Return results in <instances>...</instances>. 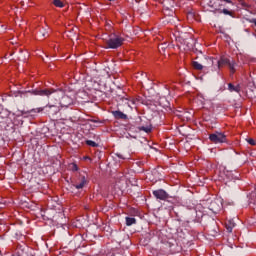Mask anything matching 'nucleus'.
Returning <instances> with one entry per match:
<instances>
[{
	"label": "nucleus",
	"mask_w": 256,
	"mask_h": 256,
	"mask_svg": "<svg viewBox=\"0 0 256 256\" xmlns=\"http://www.w3.org/2000/svg\"><path fill=\"white\" fill-rule=\"evenodd\" d=\"M32 95H39L40 97H47L50 101H59L61 103V99L65 92L61 89H36L32 91Z\"/></svg>",
	"instance_id": "obj_1"
},
{
	"label": "nucleus",
	"mask_w": 256,
	"mask_h": 256,
	"mask_svg": "<svg viewBox=\"0 0 256 256\" xmlns=\"http://www.w3.org/2000/svg\"><path fill=\"white\" fill-rule=\"evenodd\" d=\"M43 111H46L48 115H57V112L59 111V106L55 104H47L44 107L33 108L28 111L22 110L21 115H31V113H43Z\"/></svg>",
	"instance_id": "obj_2"
},
{
	"label": "nucleus",
	"mask_w": 256,
	"mask_h": 256,
	"mask_svg": "<svg viewBox=\"0 0 256 256\" xmlns=\"http://www.w3.org/2000/svg\"><path fill=\"white\" fill-rule=\"evenodd\" d=\"M125 42V38L117 35L111 34L109 39L106 40V47L105 49H119Z\"/></svg>",
	"instance_id": "obj_3"
},
{
	"label": "nucleus",
	"mask_w": 256,
	"mask_h": 256,
	"mask_svg": "<svg viewBox=\"0 0 256 256\" xmlns=\"http://www.w3.org/2000/svg\"><path fill=\"white\" fill-rule=\"evenodd\" d=\"M216 65H217V69H215V71H219L221 67H223V65H227L229 67L231 75H234V73L237 71L235 69L237 65L235 60L231 58H227L225 56H222L218 61H216Z\"/></svg>",
	"instance_id": "obj_4"
},
{
	"label": "nucleus",
	"mask_w": 256,
	"mask_h": 256,
	"mask_svg": "<svg viewBox=\"0 0 256 256\" xmlns=\"http://www.w3.org/2000/svg\"><path fill=\"white\" fill-rule=\"evenodd\" d=\"M115 99L120 107H131L132 105H135V101L129 99V96L125 93L118 94Z\"/></svg>",
	"instance_id": "obj_5"
},
{
	"label": "nucleus",
	"mask_w": 256,
	"mask_h": 256,
	"mask_svg": "<svg viewBox=\"0 0 256 256\" xmlns=\"http://www.w3.org/2000/svg\"><path fill=\"white\" fill-rule=\"evenodd\" d=\"M209 140L212 143H225L227 141V136L222 132L216 131L209 135Z\"/></svg>",
	"instance_id": "obj_6"
},
{
	"label": "nucleus",
	"mask_w": 256,
	"mask_h": 256,
	"mask_svg": "<svg viewBox=\"0 0 256 256\" xmlns=\"http://www.w3.org/2000/svg\"><path fill=\"white\" fill-rule=\"evenodd\" d=\"M152 195H154V197L160 201H167V199H169V194L163 189L154 190Z\"/></svg>",
	"instance_id": "obj_7"
},
{
	"label": "nucleus",
	"mask_w": 256,
	"mask_h": 256,
	"mask_svg": "<svg viewBox=\"0 0 256 256\" xmlns=\"http://www.w3.org/2000/svg\"><path fill=\"white\" fill-rule=\"evenodd\" d=\"M73 101V98L63 94L62 98L60 99V105L61 107H69L70 105H73Z\"/></svg>",
	"instance_id": "obj_8"
},
{
	"label": "nucleus",
	"mask_w": 256,
	"mask_h": 256,
	"mask_svg": "<svg viewBox=\"0 0 256 256\" xmlns=\"http://www.w3.org/2000/svg\"><path fill=\"white\" fill-rule=\"evenodd\" d=\"M85 185H87V178L85 177V175L80 174V183L75 184L74 187L75 189H83Z\"/></svg>",
	"instance_id": "obj_9"
},
{
	"label": "nucleus",
	"mask_w": 256,
	"mask_h": 256,
	"mask_svg": "<svg viewBox=\"0 0 256 256\" xmlns=\"http://www.w3.org/2000/svg\"><path fill=\"white\" fill-rule=\"evenodd\" d=\"M219 200H213L210 203L209 209L210 211H212L213 213H217V211H219V209H221V205H219Z\"/></svg>",
	"instance_id": "obj_10"
},
{
	"label": "nucleus",
	"mask_w": 256,
	"mask_h": 256,
	"mask_svg": "<svg viewBox=\"0 0 256 256\" xmlns=\"http://www.w3.org/2000/svg\"><path fill=\"white\" fill-rule=\"evenodd\" d=\"M228 91H230V93H241V85H233L232 83L228 84Z\"/></svg>",
	"instance_id": "obj_11"
},
{
	"label": "nucleus",
	"mask_w": 256,
	"mask_h": 256,
	"mask_svg": "<svg viewBox=\"0 0 256 256\" xmlns=\"http://www.w3.org/2000/svg\"><path fill=\"white\" fill-rule=\"evenodd\" d=\"M112 115H113V117H115V119H123V120L127 119V114H125L119 110L113 111Z\"/></svg>",
	"instance_id": "obj_12"
},
{
	"label": "nucleus",
	"mask_w": 256,
	"mask_h": 256,
	"mask_svg": "<svg viewBox=\"0 0 256 256\" xmlns=\"http://www.w3.org/2000/svg\"><path fill=\"white\" fill-rule=\"evenodd\" d=\"M192 67L196 70V71H203V65L197 61H193L192 62Z\"/></svg>",
	"instance_id": "obj_13"
},
{
	"label": "nucleus",
	"mask_w": 256,
	"mask_h": 256,
	"mask_svg": "<svg viewBox=\"0 0 256 256\" xmlns=\"http://www.w3.org/2000/svg\"><path fill=\"white\" fill-rule=\"evenodd\" d=\"M137 223V219L132 217H126V225L127 227H131V225H135Z\"/></svg>",
	"instance_id": "obj_14"
},
{
	"label": "nucleus",
	"mask_w": 256,
	"mask_h": 256,
	"mask_svg": "<svg viewBox=\"0 0 256 256\" xmlns=\"http://www.w3.org/2000/svg\"><path fill=\"white\" fill-rule=\"evenodd\" d=\"M53 5H55V7H59L60 9H63V7H65V4L61 0H53Z\"/></svg>",
	"instance_id": "obj_15"
},
{
	"label": "nucleus",
	"mask_w": 256,
	"mask_h": 256,
	"mask_svg": "<svg viewBox=\"0 0 256 256\" xmlns=\"http://www.w3.org/2000/svg\"><path fill=\"white\" fill-rule=\"evenodd\" d=\"M40 37H42V39H46V37H49V31H47L45 28H42L40 30Z\"/></svg>",
	"instance_id": "obj_16"
},
{
	"label": "nucleus",
	"mask_w": 256,
	"mask_h": 256,
	"mask_svg": "<svg viewBox=\"0 0 256 256\" xmlns=\"http://www.w3.org/2000/svg\"><path fill=\"white\" fill-rule=\"evenodd\" d=\"M139 131H144V133H151L152 128L151 126H140Z\"/></svg>",
	"instance_id": "obj_17"
},
{
	"label": "nucleus",
	"mask_w": 256,
	"mask_h": 256,
	"mask_svg": "<svg viewBox=\"0 0 256 256\" xmlns=\"http://www.w3.org/2000/svg\"><path fill=\"white\" fill-rule=\"evenodd\" d=\"M116 155H117L118 159H122L124 161H125V159H130V157H131L129 154H123V153H116Z\"/></svg>",
	"instance_id": "obj_18"
},
{
	"label": "nucleus",
	"mask_w": 256,
	"mask_h": 256,
	"mask_svg": "<svg viewBox=\"0 0 256 256\" xmlns=\"http://www.w3.org/2000/svg\"><path fill=\"white\" fill-rule=\"evenodd\" d=\"M233 227H235V223H232L231 221H229L226 224V229H227L228 233H231L233 231Z\"/></svg>",
	"instance_id": "obj_19"
},
{
	"label": "nucleus",
	"mask_w": 256,
	"mask_h": 256,
	"mask_svg": "<svg viewBox=\"0 0 256 256\" xmlns=\"http://www.w3.org/2000/svg\"><path fill=\"white\" fill-rule=\"evenodd\" d=\"M86 145H89V147H99V144H97L95 141L93 140H87L86 141Z\"/></svg>",
	"instance_id": "obj_20"
},
{
	"label": "nucleus",
	"mask_w": 256,
	"mask_h": 256,
	"mask_svg": "<svg viewBox=\"0 0 256 256\" xmlns=\"http://www.w3.org/2000/svg\"><path fill=\"white\" fill-rule=\"evenodd\" d=\"M70 171H79V166H77L75 163L69 164Z\"/></svg>",
	"instance_id": "obj_21"
},
{
	"label": "nucleus",
	"mask_w": 256,
	"mask_h": 256,
	"mask_svg": "<svg viewBox=\"0 0 256 256\" xmlns=\"http://www.w3.org/2000/svg\"><path fill=\"white\" fill-rule=\"evenodd\" d=\"M247 143H249V145L255 146L256 145V141L253 138H248L246 139Z\"/></svg>",
	"instance_id": "obj_22"
},
{
	"label": "nucleus",
	"mask_w": 256,
	"mask_h": 256,
	"mask_svg": "<svg viewBox=\"0 0 256 256\" xmlns=\"http://www.w3.org/2000/svg\"><path fill=\"white\" fill-rule=\"evenodd\" d=\"M222 13H224V15H229L230 17H233V13L231 11H229L228 9H223Z\"/></svg>",
	"instance_id": "obj_23"
},
{
	"label": "nucleus",
	"mask_w": 256,
	"mask_h": 256,
	"mask_svg": "<svg viewBox=\"0 0 256 256\" xmlns=\"http://www.w3.org/2000/svg\"><path fill=\"white\" fill-rule=\"evenodd\" d=\"M249 207H251V209H254V211H256V201H250Z\"/></svg>",
	"instance_id": "obj_24"
},
{
	"label": "nucleus",
	"mask_w": 256,
	"mask_h": 256,
	"mask_svg": "<svg viewBox=\"0 0 256 256\" xmlns=\"http://www.w3.org/2000/svg\"><path fill=\"white\" fill-rule=\"evenodd\" d=\"M167 47H168L167 43H163V44L159 45L158 49H160V50L162 49V51H163V50L167 49Z\"/></svg>",
	"instance_id": "obj_25"
},
{
	"label": "nucleus",
	"mask_w": 256,
	"mask_h": 256,
	"mask_svg": "<svg viewBox=\"0 0 256 256\" xmlns=\"http://www.w3.org/2000/svg\"><path fill=\"white\" fill-rule=\"evenodd\" d=\"M240 5H242V7H244V9H249V4H247V2H241Z\"/></svg>",
	"instance_id": "obj_26"
},
{
	"label": "nucleus",
	"mask_w": 256,
	"mask_h": 256,
	"mask_svg": "<svg viewBox=\"0 0 256 256\" xmlns=\"http://www.w3.org/2000/svg\"><path fill=\"white\" fill-rule=\"evenodd\" d=\"M164 87L167 91H169V85H167V80H163Z\"/></svg>",
	"instance_id": "obj_27"
},
{
	"label": "nucleus",
	"mask_w": 256,
	"mask_h": 256,
	"mask_svg": "<svg viewBox=\"0 0 256 256\" xmlns=\"http://www.w3.org/2000/svg\"><path fill=\"white\" fill-rule=\"evenodd\" d=\"M5 116H1V117H8L10 115L9 111L4 110Z\"/></svg>",
	"instance_id": "obj_28"
},
{
	"label": "nucleus",
	"mask_w": 256,
	"mask_h": 256,
	"mask_svg": "<svg viewBox=\"0 0 256 256\" xmlns=\"http://www.w3.org/2000/svg\"><path fill=\"white\" fill-rule=\"evenodd\" d=\"M205 59H207V60L209 61V63H211L212 65H213V63H215V62L213 61V58H205Z\"/></svg>",
	"instance_id": "obj_29"
},
{
	"label": "nucleus",
	"mask_w": 256,
	"mask_h": 256,
	"mask_svg": "<svg viewBox=\"0 0 256 256\" xmlns=\"http://www.w3.org/2000/svg\"><path fill=\"white\" fill-rule=\"evenodd\" d=\"M226 3H230L231 5H233V1L231 0H224Z\"/></svg>",
	"instance_id": "obj_30"
},
{
	"label": "nucleus",
	"mask_w": 256,
	"mask_h": 256,
	"mask_svg": "<svg viewBox=\"0 0 256 256\" xmlns=\"http://www.w3.org/2000/svg\"><path fill=\"white\" fill-rule=\"evenodd\" d=\"M93 122H94V123H97V121H96V120H93Z\"/></svg>",
	"instance_id": "obj_31"
},
{
	"label": "nucleus",
	"mask_w": 256,
	"mask_h": 256,
	"mask_svg": "<svg viewBox=\"0 0 256 256\" xmlns=\"http://www.w3.org/2000/svg\"><path fill=\"white\" fill-rule=\"evenodd\" d=\"M108 1H115V0H108Z\"/></svg>",
	"instance_id": "obj_32"
}]
</instances>
